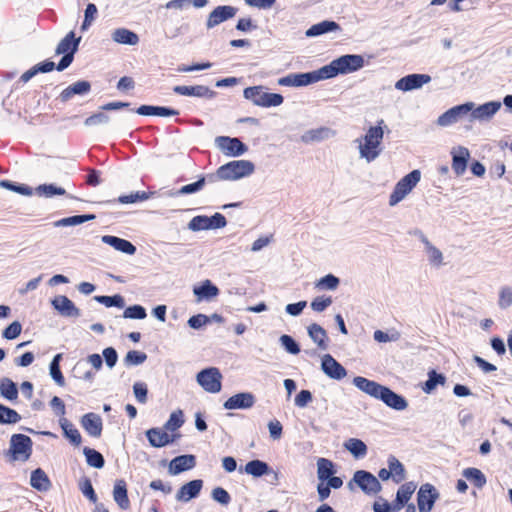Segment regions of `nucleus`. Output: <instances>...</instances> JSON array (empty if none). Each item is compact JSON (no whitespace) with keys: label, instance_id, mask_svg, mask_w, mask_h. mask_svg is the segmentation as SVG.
Listing matches in <instances>:
<instances>
[{"label":"nucleus","instance_id":"nucleus-1","mask_svg":"<svg viewBox=\"0 0 512 512\" xmlns=\"http://www.w3.org/2000/svg\"><path fill=\"white\" fill-rule=\"evenodd\" d=\"M384 120L377 122V125L370 126L365 134L354 140L357 145L359 158L367 163L375 161L383 151Z\"/></svg>","mask_w":512,"mask_h":512},{"label":"nucleus","instance_id":"nucleus-2","mask_svg":"<svg viewBox=\"0 0 512 512\" xmlns=\"http://www.w3.org/2000/svg\"><path fill=\"white\" fill-rule=\"evenodd\" d=\"M364 58L361 55L347 54L331 61L321 67L324 79L333 78L339 74H348L358 71L364 66Z\"/></svg>","mask_w":512,"mask_h":512},{"label":"nucleus","instance_id":"nucleus-3","mask_svg":"<svg viewBox=\"0 0 512 512\" xmlns=\"http://www.w3.org/2000/svg\"><path fill=\"white\" fill-rule=\"evenodd\" d=\"M255 165L249 160H234L220 166L215 176L219 180H238L253 174Z\"/></svg>","mask_w":512,"mask_h":512},{"label":"nucleus","instance_id":"nucleus-4","mask_svg":"<svg viewBox=\"0 0 512 512\" xmlns=\"http://www.w3.org/2000/svg\"><path fill=\"white\" fill-rule=\"evenodd\" d=\"M421 179V172L419 170H413L403 178H401L395 185L394 190L389 196V205L391 207L396 206L402 200H404L412 190L417 186Z\"/></svg>","mask_w":512,"mask_h":512},{"label":"nucleus","instance_id":"nucleus-5","mask_svg":"<svg viewBox=\"0 0 512 512\" xmlns=\"http://www.w3.org/2000/svg\"><path fill=\"white\" fill-rule=\"evenodd\" d=\"M243 96L254 105L267 108L280 106L284 101L281 94L266 92L262 86L245 88Z\"/></svg>","mask_w":512,"mask_h":512},{"label":"nucleus","instance_id":"nucleus-6","mask_svg":"<svg viewBox=\"0 0 512 512\" xmlns=\"http://www.w3.org/2000/svg\"><path fill=\"white\" fill-rule=\"evenodd\" d=\"M33 442L24 434H13L7 455L12 461H27L32 453Z\"/></svg>","mask_w":512,"mask_h":512},{"label":"nucleus","instance_id":"nucleus-7","mask_svg":"<svg viewBox=\"0 0 512 512\" xmlns=\"http://www.w3.org/2000/svg\"><path fill=\"white\" fill-rule=\"evenodd\" d=\"M325 80L322 69L307 73H291L278 79V84L287 87H303Z\"/></svg>","mask_w":512,"mask_h":512},{"label":"nucleus","instance_id":"nucleus-8","mask_svg":"<svg viewBox=\"0 0 512 512\" xmlns=\"http://www.w3.org/2000/svg\"><path fill=\"white\" fill-rule=\"evenodd\" d=\"M471 109L472 102L456 105L438 117L437 125L448 127L466 118L469 120Z\"/></svg>","mask_w":512,"mask_h":512},{"label":"nucleus","instance_id":"nucleus-9","mask_svg":"<svg viewBox=\"0 0 512 512\" xmlns=\"http://www.w3.org/2000/svg\"><path fill=\"white\" fill-rule=\"evenodd\" d=\"M196 380L198 384L209 393H218L221 391L222 385V375L218 368L210 367L201 370L197 376Z\"/></svg>","mask_w":512,"mask_h":512},{"label":"nucleus","instance_id":"nucleus-10","mask_svg":"<svg viewBox=\"0 0 512 512\" xmlns=\"http://www.w3.org/2000/svg\"><path fill=\"white\" fill-rule=\"evenodd\" d=\"M501 106L502 103L499 101H490L479 106L472 102L469 121L488 122L500 110Z\"/></svg>","mask_w":512,"mask_h":512},{"label":"nucleus","instance_id":"nucleus-11","mask_svg":"<svg viewBox=\"0 0 512 512\" xmlns=\"http://www.w3.org/2000/svg\"><path fill=\"white\" fill-rule=\"evenodd\" d=\"M352 480L368 495H375L382 489L379 480L372 473L365 470L356 471Z\"/></svg>","mask_w":512,"mask_h":512},{"label":"nucleus","instance_id":"nucleus-12","mask_svg":"<svg viewBox=\"0 0 512 512\" xmlns=\"http://www.w3.org/2000/svg\"><path fill=\"white\" fill-rule=\"evenodd\" d=\"M439 496L438 490L432 484H423L417 494L419 512H430Z\"/></svg>","mask_w":512,"mask_h":512},{"label":"nucleus","instance_id":"nucleus-13","mask_svg":"<svg viewBox=\"0 0 512 512\" xmlns=\"http://www.w3.org/2000/svg\"><path fill=\"white\" fill-rule=\"evenodd\" d=\"M216 146L229 157H238L247 151V146L238 138L218 136L215 139Z\"/></svg>","mask_w":512,"mask_h":512},{"label":"nucleus","instance_id":"nucleus-14","mask_svg":"<svg viewBox=\"0 0 512 512\" xmlns=\"http://www.w3.org/2000/svg\"><path fill=\"white\" fill-rule=\"evenodd\" d=\"M238 9L230 5H222L212 10L207 18L206 27L208 29L214 28L221 23L233 18Z\"/></svg>","mask_w":512,"mask_h":512},{"label":"nucleus","instance_id":"nucleus-15","mask_svg":"<svg viewBox=\"0 0 512 512\" xmlns=\"http://www.w3.org/2000/svg\"><path fill=\"white\" fill-rule=\"evenodd\" d=\"M415 234L419 235V238L424 245V252L429 264L434 268L444 266L445 262L442 251L434 246L420 230H417Z\"/></svg>","mask_w":512,"mask_h":512},{"label":"nucleus","instance_id":"nucleus-16","mask_svg":"<svg viewBox=\"0 0 512 512\" xmlns=\"http://www.w3.org/2000/svg\"><path fill=\"white\" fill-rule=\"evenodd\" d=\"M430 81L431 77L427 74H409L396 81L395 88L397 90L407 92L419 89Z\"/></svg>","mask_w":512,"mask_h":512},{"label":"nucleus","instance_id":"nucleus-17","mask_svg":"<svg viewBox=\"0 0 512 512\" xmlns=\"http://www.w3.org/2000/svg\"><path fill=\"white\" fill-rule=\"evenodd\" d=\"M377 399L397 411H403L408 407V402L403 396L395 393L386 386H382Z\"/></svg>","mask_w":512,"mask_h":512},{"label":"nucleus","instance_id":"nucleus-18","mask_svg":"<svg viewBox=\"0 0 512 512\" xmlns=\"http://www.w3.org/2000/svg\"><path fill=\"white\" fill-rule=\"evenodd\" d=\"M452 169L457 176H461L467 169L470 151L464 146H455L451 149Z\"/></svg>","mask_w":512,"mask_h":512},{"label":"nucleus","instance_id":"nucleus-19","mask_svg":"<svg viewBox=\"0 0 512 512\" xmlns=\"http://www.w3.org/2000/svg\"><path fill=\"white\" fill-rule=\"evenodd\" d=\"M321 369L331 379L341 380L347 375L346 369L330 354H325L321 359Z\"/></svg>","mask_w":512,"mask_h":512},{"label":"nucleus","instance_id":"nucleus-20","mask_svg":"<svg viewBox=\"0 0 512 512\" xmlns=\"http://www.w3.org/2000/svg\"><path fill=\"white\" fill-rule=\"evenodd\" d=\"M255 404V396L250 392H241L229 397L223 404L227 410L249 409Z\"/></svg>","mask_w":512,"mask_h":512},{"label":"nucleus","instance_id":"nucleus-21","mask_svg":"<svg viewBox=\"0 0 512 512\" xmlns=\"http://www.w3.org/2000/svg\"><path fill=\"white\" fill-rule=\"evenodd\" d=\"M51 304L64 317H79L81 315L80 309L67 296L58 295L51 301Z\"/></svg>","mask_w":512,"mask_h":512},{"label":"nucleus","instance_id":"nucleus-22","mask_svg":"<svg viewBox=\"0 0 512 512\" xmlns=\"http://www.w3.org/2000/svg\"><path fill=\"white\" fill-rule=\"evenodd\" d=\"M173 91L178 95L183 96H194L199 98H213L215 96V92L211 90L209 87L204 85H196V86H184L178 85L173 88Z\"/></svg>","mask_w":512,"mask_h":512},{"label":"nucleus","instance_id":"nucleus-23","mask_svg":"<svg viewBox=\"0 0 512 512\" xmlns=\"http://www.w3.org/2000/svg\"><path fill=\"white\" fill-rule=\"evenodd\" d=\"M203 487V481L200 479L192 480L180 487L176 493V499L180 502H189L196 498Z\"/></svg>","mask_w":512,"mask_h":512},{"label":"nucleus","instance_id":"nucleus-24","mask_svg":"<svg viewBox=\"0 0 512 512\" xmlns=\"http://www.w3.org/2000/svg\"><path fill=\"white\" fill-rule=\"evenodd\" d=\"M197 302L210 301L219 295V289L210 280H204L199 286L193 288Z\"/></svg>","mask_w":512,"mask_h":512},{"label":"nucleus","instance_id":"nucleus-25","mask_svg":"<svg viewBox=\"0 0 512 512\" xmlns=\"http://www.w3.org/2000/svg\"><path fill=\"white\" fill-rule=\"evenodd\" d=\"M146 437L149 441V444L155 448L164 447L175 440V436H170L166 431L161 428H151L146 432Z\"/></svg>","mask_w":512,"mask_h":512},{"label":"nucleus","instance_id":"nucleus-26","mask_svg":"<svg viewBox=\"0 0 512 512\" xmlns=\"http://www.w3.org/2000/svg\"><path fill=\"white\" fill-rule=\"evenodd\" d=\"M81 425L92 437H99L102 433V419L96 413H87L81 418Z\"/></svg>","mask_w":512,"mask_h":512},{"label":"nucleus","instance_id":"nucleus-27","mask_svg":"<svg viewBox=\"0 0 512 512\" xmlns=\"http://www.w3.org/2000/svg\"><path fill=\"white\" fill-rule=\"evenodd\" d=\"M196 464L194 455H181L171 460L169 464V473L177 475L186 470L192 469Z\"/></svg>","mask_w":512,"mask_h":512},{"label":"nucleus","instance_id":"nucleus-28","mask_svg":"<svg viewBox=\"0 0 512 512\" xmlns=\"http://www.w3.org/2000/svg\"><path fill=\"white\" fill-rule=\"evenodd\" d=\"M101 241L113 247L115 250L128 255H133L136 252V247L130 241L116 236L104 235L101 237Z\"/></svg>","mask_w":512,"mask_h":512},{"label":"nucleus","instance_id":"nucleus-29","mask_svg":"<svg viewBox=\"0 0 512 512\" xmlns=\"http://www.w3.org/2000/svg\"><path fill=\"white\" fill-rule=\"evenodd\" d=\"M91 90V84L90 82L86 80L77 81L71 85H69L67 88H65L61 94L60 99L62 102L69 101L74 95H85L89 93Z\"/></svg>","mask_w":512,"mask_h":512},{"label":"nucleus","instance_id":"nucleus-30","mask_svg":"<svg viewBox=\"0 0 512 512\" xmlns=\"http://www.w3.org/2000/svg\"><path fill=\"white\" fill-rule=\"evenodd\" d=\"M113 499L120 509H129L130 501L128 498L127 485L123 479H118L115 481L113 488Z\"/></svg>","mask_w":512,"mask_h":512},{"label":"nucleus","instance_id":"nucleus-31","mask_svg":"<svg viewBox=\"0 0 512 512\" xmlns=\"http://www.w3.org/2000/svg\"><path fill=\"white\" fill-rule=\"evenodd\" d=\"M353 384L355 387H357L360 391L366 393L367 395L377 399L379 392L383 385L369 380L362 376L354 377Z\"/></svg>","mask_w":512,"mask_h":512},{"label":"nucleus","instance_id":"nucleus-32","mask_svg":"<svg viewBox=\"0 0 512 512\" xmlns=\"http://www.w3.org/2000/svg\"><path fill=\"white\" fill-rule=\"evenodd\" d=\"M335 136V131L328 127H320L306 131L301 140L304 143L320 142Z\"/></svg>","mask_w":512,"mask_h":512},{"label":"nucleus","instance_id":"nucleus-33","mask_svg":"<svg viewBox=\"0 0 512 512\" xmlns=\"http://www.w3.org/2000/svg\"><path fill=\"white\" fill-rule=\"evenodd\" d=\"M307 332L311 340L321 349L328 348V336L326 330L317 323H312L307 327Z\"/></svg>","mask_w":512,"mask_h":512},{"label":"nucleus","instance_id":"nucleus-34","mask_svg":"<svg viewBox=\"0 0 512 512\" xmlns=\"http://www.w3.org/2000/svg\"><path fill=\"white\" fill-rule=\"evenodd\" d=\"M136 113L143 116L169 117L178 115L179 111L162 106L142 105L136 110Z\"/></svg>","mask_w":512,"mask_h":512},{"label":"nucleus","instance_id":"nucleus-35","mask_svg":"<svg viewBox=\"0 0 512 512\" xmlns=\"http://www.w3.org/2000/svg\"><path fill=\"white\" fill-rule=\"evenodd\" d=\"M340 26L335 21L324 20L322 22L312 25L306 30L305 35L307 37H316L323 35L328 32L339 31Z\"/></svg>","mask_w":512,"mask_h":512},{"label":"nucleus","instance_id":"nucleus-36","mask_svg":"<svg viewBox=\"0 0 512 512\" xmlns=\"http://www.w3.org/2000/svg\"><path fill=\"white\" fill-rule=\"evenodd\" d=\"M112 40L119 44L125 45H137L139 42L138 35L126 28H117L112 32Z\"/></svg>","mask_w":512,"mask_h":512},{"label":"nucleus","instance_id":"nucleus-37","mask_svg":"<svg viewBox=\"0 0 512 512\" xmlns=\"http://www.w3.org/2000/svg\"><path fill=\"white\" fill-rule=\"evenodd\" d=\"M30 485L38 491L45 492L50 489L51 482L47 474L41 468H37L31 473Z\"/></svg>","mask_w":512,"mask_h":512},{"label":"nucleus","instance_id":"nucleus-38","mask_svg":"<svg viewBox=\"0 0 512 512\" xmlns=\"http://www.w3.org/2000/svg\"><path fill=\"white\" fill-rule=\"evenodd\" d=\"M59 424L63 430L64 436L68 438L74 446H79L82 438L79 431L73 426V424L65 417L59 419Z\"/></svg>","mask_w":512,"mask_h":512},{"label":"nucleus","instance_id":"nucleus-39","mask_svg":"<svg viewBox=\"0 0 512 512\" xmlns=\"http://www.w3.org/2000/svg\"><path fill=\"white\" fill-rule=\"evenodd\" d=\"M55 68V63L52 61H44L42 63L36 64L26 72L21 75V81L28 82L31 78H33L38 73H47L52 71Z\"/></svg>","mask_w":512,"mask_h":512},{"label":"nucleus","instance_id":"nucleus-40","mask_svg":"<svg viewBox=\"0 0 512 512\" xmlns=\"http://www.w3.org/2000/svg\"><path fill=\"white\" fill-rule=\"evenodd\" d=\"M0 395L9 401L16 400L18 398V388L16 383L9 378H2L0 380Z\"/></svg>","mask_w":512,"mask_h":512},{"label":"nucleus","instance_id":"nucleus-41","mask_svg":"<svg viewBox=\"0 0 512 512\" xmlns=\"http://www.w3.org/2000/svg\"><path fill=\"white\" fill-rule=\"evenodd\" d=\"M94 214L87 215H75L66 218H62L53 223L54 227H69V226H77L83 224L87 221L95 219Z\"/></svg>","mask_w":512,"mask_h":512},{"label":"nucleus","instance_id":"nucleus-42","mask_svg":"<svg viewBox=\"0 0 512 512\" xmlns=\"http://www.w3.org/2000/svg\"><path fill=\"white\" fill-rule=\"evenodd\" d=\"M245 473L254 477H261L270 471L269 465L261 460L249 461L244 468Z\"/></svg>","mask_w":512,"mask_h":512},{"label":"nucleus","instance_id":"nucleus-43","mask_svg":"<svg viewBox=\"0 0 512 512\" xmlns=\"http://www.w3.org/2000/svg\"><path fill=\"white\" fill-rule=\"evenodd\" d=\"M334 474V465L332 461L326 458L317 460V478L319 481L326 482Z\"/></svg>","mask_w":512,"mask_h":512},{"label":"nucleus","instance_id":"nucleus-44","mask_svg":"<svg viewBox=\"0 0 512 512\" xmlns=\"http://www.w3.org/2000/svg\"><path fill=\"white\" fill-rule=\"evenodd\" d=\"M344 446L355 458H363L367 454V446L360 439L350 438Z\"/></svg>","mask_w":512,"mask_h":512},{"label":"nucleus","instance_id":"nucleus-45","mask_svg":"<svg viewBox=\"0 0 512 512\" xmlns=\"http://www.w3.org/2000/svg\"><path fill=\"white\" fill-rule=\"evenodd\" d=\"M388 468L391 471V476L395 483H400L405 479L404 466L395 456L388 458Z\"/></svg>","mask_w":512,"mask_h":512},{"label":"nucleus","instance_id":"nucleus-46","mask_svg":"<svg viewBox=\"0 0 512 512\" xmlns=\"http://www.w3.org/2000/svg\"><path fill=\"white\" fill-rule=\"evenodd\" d=\"M340 280L333 274H327L316 281L315 287L319 290L334 291L338 288Z\"/></svg>","mask_w":512,"mask_h":512},{"label":"nucleus","instance_id":"nucleus-47","mask_svg":"<svg viewBox=\"0 0 512 512\" xmlns=\"http://www.w3.org/2000/svg\"><path fill=\"white\" fill-rule=\"evenodd\" d=\"M21 420L19 413L3 404H0V424H15Z\"/></svg>","mask_w":512,"mask_h":512},{"label":"nucleus","instance_id":"nucleus-48","mask_svg":"<svg viewBox=\"0 0 512 512\" xmlns=\"http://www.w3.org/2000/svg\"><path fill=\"white\" fill-rule=\"evenodd\" d=\"M83 453L86 456L88 465H90L91 467L100 469L104 466L105 461L102 454L96 451L95 449L85 447Z\"/></svg>","mask_w":512,"mask_h":512},{"label":"nucleus","instance_id":"nucleus-49","mask_svg":"<svg viewBox=\"0 0 512 512\" xmlns=\"http://www.w3.org/2000/svg\"><path fill=\"white\" fill-rule=\"evenodd\" d=\"M463 476L478 488H482L486 484L485 475L477 468H466L463 471Z\"/></svg>","mask_w":512,"mask_h":512},{"label":"nucleus","instance_id":"nucleus-50","mask_svg":"<svg viewBox=\"0 0 512 512\" xmlns=\"http://www.w3.org/2000/svg\"><path fill=\"white\" fill-rule=\"evenodd\" d=\"M36 193L39 196L51 198L55 195H64L65 189L62 187H58L55 184H42L36 188Z\"/></svg>","mask_w":512,"mask_h":512},{"label":"nucleus","instance_id":"nucleus-51","mask_svg":"<svg viewBox=\"0 0 512 512\" xmlns=\"http://www.w3.org/2000/svg\"><path fill=\"white\" fill-rule=\"evenodd\" d=\"M184 423L183 412L181 410L173 411L169 419L164 424V429L167 431H176Z\"/></svg>","mask_w":512,"mask_h":512},{"label":"nucleus","instance_id":"nucleus-52","mask_svg":"<svg viewBox=\"0 0 512 512\" xmlns=\"http://www.w3.org/2000/svg\"><path fill=\"white\" fill-rule=\"evenodd\" d=\"M416 489V485L413 482H407L401 485L397 491L396 498L400 504H406Z\"/></svg>","mask_w":512,"mask_h":512},{"label":"nucleus","instance_id":"nucleus-53","mask_svg":"<svg viewBox=\"0 0 512 512\" xmlns=\"http://www.w3.org/2000/svg\"><path fill=\"white\" fill-rule=\"evenodd\" d=\"M445 380L446 378L442 374H438L435 370H432L428 373V380L425 382L423 390L429 394L438 384L443 385Z\"/></svg>","mask_w":512,"mask_h":512},{"label":"nucleus","instance_id":"nucleus-54","mask_svg":"<svg viewBox=\"0 0 512 512\" xmlns=\"http://www.w3.org/2000/svg\"><path fill=\"white\" fill-rule=\"evenodd\" d=\"M205 185V177H201L198 181L187 184L183 187H181L176 192H169V196H177V195H183V194H192L200 191Z\"/></svg>","mask_w":512,"mask_h":512},{"label":"nucleus","instance_id":"nucleus-55","mask_svg":"<svg viewBox=\"0 0 512 512\" xmlns=\"http://www.w3.org/2000/svg\"><path fill=\"white\" fill-rule=\"evenodd\" d=\"M94 300L105 305L106 307L115 306L118 308H123L125 306L124 298L118 294L114 296H95Z\"/></svg>","mask_w":512,"mask_h":512},{"label":"nucleus","instance_id":"nucleus-56","mask_svg":"<svg viewBox=\"0 0 512 512\" xmlns=\"http://www.w3.org/2000/svg\"><path fill=\"white\" fill-rule=\"evenodd\" d=\"M188 229L197 232L202 230H209V220L208 216L205 215H199L193 217L190 222L188 223Z\"/></svg>","mask_w":512,"mask_h":512},{"label":"nucleus","instance_id":"nucleus-57","mask_svg":"<svg viewBox=\"0 0 512 512\" xmlns=\"http://www.w3.org/2000/svg\"><path fill=\"white\" fill-rule=\"evenodd\" d=\"M146 359L147 355L144 352L131 350L127 352L124 363L127 366H136L144 363Z\"/></svg>","mask_w":512,"mask_h":512},{"label":"nucleus","instance_id":"nucleus-58","mask_svg":"<svg viewBox=\"0 0 512 512\" xmlns=\"http://www.w3.org/2000/svg\"><path fill=\"white\" fill-rule=\"evenodd\" d=\"M75 34L73 31L69 32L58 44L56 48V54H66L69 53L72 49V46L74 44V41L77 39L74 38Z\"/></svg>","mask_w":512,"mask_h":512},{"label":"nucleus","instance_id":"nucleus-59","mask_svg":"<svg viewBox=\"0 0 512 512\" xmlns=\"http://www.w3.org/2000/svg\"><path fill=\"white\" fill-rule=\"evenodd\" d=\"M152 194L153 193H146V192L138 191L135 193H131L129 195H121L118 198V201L121 204H132V203H136L138 201H145V200L149 199Z\"/></svg>","mask_w":512,"mask_h":512},{"label":"nucleus","instance_id":"nucleus-60","mask_svg":"<svg viewBox=\"0 0 512 512\" xmlns=\"http://www.w3.org/2000/svg\"><path fill=\"white\" fill-rule=\"evenodd\" d=\"M281 346L290 354L297 355L300 352V347L297 342L290 335H282L279 338Z\"/></svg>","mask_w":512,"mask_h":512},{"label":"nucleus","instance_id":"nucleus-61","mask_svg":"<svg viewBox=\"0 0 512 512\" xmlns=\"http://www.w3.org/2000/svg\"><path fill=\"white\" fill-rule=\"evenodd\" d=\"M146 310L141 305H132L124 310L123 317L129 319H144L146 318Z\"/></svg>","mask_w":512,"mask_h":512},{"label":"nucleus","instance_id":"nucleus-62","mask_svg":"<svg viewBox=\"0 0 512 512\" xmlns=\"http://www.w3.org/2000/svg\"><path fill=\"white\" fill-rule=\"evenodd\" d=\"M498 305L502 309H507L512 305V287L505 286L499 291Z\"/></svg>","mask_w":512,"mask_h":512},{"label":"nucleus","instance_id":"nucleus-63","mask_svg":"<svg viewBox=\"0 0 512 512\" xmlns=\"http://www.w3.org/2000/svg\"><path fill=\"white\" fill-rule=\"evenodd\" d=\"M21 331V323L18 321H14L3 330L2 337L7 340H13L21 334Z\"/></svg>","mask_w":512,"mask_h":512},{"label":"nucleus","instance_id":"nucleus-64","mask_svg":"<svg viewBox=\"0 0 512 512\" xmlns=\"http://www.w3.org/2000/svg\"><path fill=\"white\" fill-rule=\"evenodd\" d=\"M211 497L215 502L227 506L231 502L229 493L222 487H216L212 490Z\"/></svg>","mask_w":512,"mask_h":512}]
</instances>
